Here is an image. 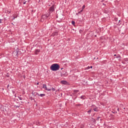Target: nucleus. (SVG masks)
Here are the masks:
<instances>
[{
    "label": "nucleus",
    "mask_w": 128,
    "mask_h": 128,
    "mask_svg": "<svg viewBox=\"0 0 128 128\" xmlns=\"http://www.w3.org/2000/svg\"><path fill=\"white\" fill-rule=\"evenodd\" d=\"M51 70L53 72H56L60 70V65L58 64H54L51 66L50 67Z\"/></svg>",
    "instance_id": "f257e3e1"
},
{
    "label": "nucleus",
    "mask_w": 128,
    "mask_h": 128,
    "mask_svg": "<svg viewBox=\"0 0 128 128\" xmlns=\"http://www.w3.org/2000/svg\"><path fill=\"white\" fill-rule=\"evenodd\" d=\"M68 72H62L61 73V76L62 78L66 77L68 76Z\"/></svg>",
    "instance_id": "f03ea898"
},
{
    "label": "nucleus",
    "mask_w": 128,
    "mask_h": 128,
    "mask_svg": "<svg viewBox=\"0 0 128 128\" xmlns=\"http://www.w3.org/2000/svg\"><path fill=\"white\" fill-rule=\"evenodd\" d=\"M50 12H52L54 10V6H52L49 9Z\"/></svg>",
    "instance_id": "7ed1b4c3"
},
{
    "label": "nucleus",
    "mask_w": 128,
    "mask_h": 128,
    "mask_svg": "<svg viewBox=\"0 0 128 128\" xmlns=\"http://www.w3.org/2000/svg\"><path fill=\"white\" fill-rule=\"evenodd\" d=\"M48 16L46 14L42 15V20H46L48 18Z\"/></svg>",
    "instance_id": "20e7f679"
},
{
    "label": "nucleus",
    "mask_w": 128,
    "mask_h": 128,
    "mask_svg": "<svg viewBox=\"0 0 128 128\" xmlns=\"http://www.w3.org/2000/svg\"><path fill=\"white\" fill-rule=\"evenodd\" d=\"M61 84H68V82L66 81V80H62L60 82Z\"/></svg>",
    "instance_id": "39448f33"
},
{
    "label": "nucleus",
    "mask_w": 128,
    "mask_h": 128,
    "mask_svg": "<svg viewBox=\"0 0 128 128\" xmlns=\"http://www.w3.org/2000/svg\"><path fill=\"white\" fill-rule=\"evenodd\" d=\"M42 88H44V90H48V88L46 87V84H43V85H42Z\"/></svg>",
    "instance_id": "423d86ee"
},
{
    "label": "nucleus",
    "mask_w": 128,
    "mask_h": 128,
    "mask_svg": "<svg viewBox=\"0 0 128 128\" xmlns=\"http://www.w3.org/2000/svg\"><path fill=\"white\" fill-rule=\"evenodd\" d=\"M40 50H35V54H38V52H40Z\"/></svg>",
    "instance_id": "0eeeda50"
},
{
    "label": "nucleus",
    "mask_w": 128,
    "mask_h": 128,
    "mask_svg": "<svg viewBox=\"0 0 128 128\" xmlns=\"http://www.w3.org/2000/svg\"><path fill=\"white\" fill-rule=\"evenodd\" d=\"M93 110L94 112H98V108L97 107H95Z\"/></svg>",
    "instance_id": "6e6552de"
},
{
    "label": "nucleus",
    "mask_w": 128,
    "mask_h": 128,
    "mask_svg": "<svg viewBox=\"0 0 128 128\" xmlns=\"http://www.w3.org/2000/svg\"><path fill=\"white\" fill-rule=\"evenodd\" d=\"M97 120L102 121V117H98V118H97Z\"/></svg>",
    "instance_id": "1a4fd4ad"
},
{
    "label": "nucleus",
    "mask_w": 128,
    "mask_h": 128,
    "mask_svg": "<svg viewBox=\"0 0 128 128\" xmlns=\"http://www.w3.org/2000/svg\"><path fill=\"white\" fill-rule=\"evenodd\" d=\"M82 12V10H81L80 12H79L78 13H76V14L77 16H78V14H80Z\"/></svg>",
    "instance_id": "9d476101"
},
{
    "label": "nucleus",
    "mask_w": 128,
    "mask_h": 128,
    "mask_svg": "<svg viewBox=\"0 0 128 128\" xmlns=\"http://www.w3.org/2000/svg\"><path fill=\"white\" fill-rule=\"evenodd\" d=\"M86 8V6L84 5L82 7V10H84V8Z\"/></svg>",
    "instance_id": "9b49d317"
},
{
    "label": "nucleus",
    "mask_w": 128,
    "mask_h": 128,
    "mask_svg": "<svg viewBox=\"0 0 128 128\" xmlns=\"http://www.w3.org/2000/svg\"><path fill=\"white\" fill-rule=\"evenodd\" d=\"M46 96L45 94H40V96H41L42 98L43 96Z\"/></svg>",
    "instance_id": "f8f14e48"
},
{
    "label": "nucleus",
    "mask_w": 128,
    "mask_h": 128,
    "mask_svg": "<svg viewBox=\"0 0 128 128\" xmlns=\"http://www.w3.org/2000/svg\"><path fill=\"white\" fill-rule=\"evenodd\" d=\"M90 68H92V66H88V67L87 68V70H90Z\"/></svg>",
    "instance_id": "ddd939ff"
},
{
    "label": "nucleus",
    "mask_w": 128,
    "mask_h": 128,
    "mask_svg": "<svg viewBox=\"0 0 128 128\" xmlns=\"http://www.w3.org/2000/svg\"><path fill=\"white\" fill-rule=\"evenodd\" d=\"M18 18L17 16H16V15H14V18H13V20H14L15 18Z\"/></svg>",
    "instance_id": "4468645a"
},
{
    "label": "nucleus",
    "mask_w": 128,
    "mask_h": 128,
    "mask_svg": "<svg viewBox=\"0 0 128 128\" xmlns=\"http://www.w3.org/2000/svg\"><path fill=\"white\" fill-rule=\"evenodd\" d=\"M51 90H52V92H56V89L54 88H52Z\"/></svg>",
    "instance_id": "2eb2a0df"
},
{
    "label": "nucleus",
    "mask_w": 128,
    "mask_h": 128,
    "mask_svg": "<svg viewBox=\"0 0 128 128\" xmlns=\"http://www.w3.org/2000/svg\"><path fill=\"white\" fill-rule=\"evenodd\" d=\"M74 92H75V94H76V93L78 92V90H74Z\"/></svg>",
    "instance_id": "dca6fc26"
},
{
    "label": "nucleus",
    "mask_w": 128,
    "mask_h": 128,
    "mask_svg": "<svg viewBox=\"0 0 128 128\" xmlns=\"http://www.w3.org/2000/svg\"><path fill=\"white\" fill-rule=\"evenodd\" d=\"M74 24H76V22H74V21H72V24L74 25Z\"/></svg>",
    "instance_id": "f3484780"
},
{
    "label": "nucleus",
    "mask_w": 128,
    "mask_h": 128,
    "mask_svg": "<svg viewBox=\"0 0 128 128\" xmlns=\"http://www.w3.org/2000/svg\"><path fill=\"white\" fill-rule=\"evenodd\" d=\"M48 90V92H50V90H52V89L50 88H48V90Z\"/></svg>",
    "instance_id": "a211bd4d"
},
{
    "label": "nucleus",
    "mask_w": 128,
    "mask_h": 128,
    "mask_svg": "<svg viewBox=\"0 0 128 128\" xmlns=\"http://www.w3.org/2000/svg\"><path fill=\"white\" fill-rule=\"evenodd\" d=\"M88 113L92 112V110H88Z\"/></svg>",
    "instance_id": "6ab92c4d"
},
{
    "label": "nucleus",
    "mask_w": 128,
    "mask_h": 128,
    "mask_svg": "<svg viewBox=\"0 0 128 128\" xmlns=\"http://www.w3.org/2000/svg\"><path fill=\"white\" fill-rule=\"evenodd\" d=\"M13 54H16V56L18 54V52H14Z\"/></svg>",
    "instance_id": "aec40b11"
},
{
    "label": "nucleus",
    "mask_w": 128,
    "mask_h": 128,
    "mask_svg": "<svg viewBox=\"0 0 128 128\" xmlns=\"http://www.w3.org/2000/svg\"><path fill=\"white\" fill-rule=\"evenodd\" d=\"M57 18H60V15L57 16Z\"/></svg>",
    "instance_id": "412c9836"
},
{
    "label": "nucleus",
    "mask_w": 128,
    "mask_h": 128,
    "mask_svg": "<svg viewBox=\"0 0 128 128\" xmlns=\"http://www.w3.org/2000/svg\"><path fill=\"white\" fill-rule=\"evenodd\" d=\"M10 88V84H8L7 86V88Z\"/></svg>",
    "instance_id": "4be33fe9"
},
{
    "label": "nucleus",
    "mask_w": 128,
    "mask_h": 128,
    "mask_svg": "<svg viewBox=\"0 0 128 128\" xmlns=\"http://www.w3.org/2000/svg\"><path fill=\"white\" fill-rule=\"evenodd\" d=\"M2 20H0V24H2Z\"/></svg>",
    "instance_id": "5701e85b"
},
{
    "label": "nucleus",
    "mask_w": 128,
    "mask_h": 128,
    "mask_svg": "<svg viewBox=\"0 0 128 128\" xmlns=\"http://www.w3.org/2000/svg\"><path fill=\"white\" fill-rule=\"evenodd\" d=\"M26 2H24L23 4H26Z\"/></svg>",
    "instance_id": "b1692460"
},
{
    "label": "nucleus",
    "mask_w": 128,
    "mask_h": 128,
    "mask_svg": "<svg viewBox=\"0 0 128 128\" xmlns=\"http://www.w3.org/2000/svg\"><path fill=\"white\" fill-rule=\"evenodd\" d=\"M80 98H84V96H80Z\"/></svg>",
    "instance_id": "393cba45"
},
{
    "label": "nucleus",
    "mask_w": 128,
    "mask_h": 128,
    "mask_svg": "<svg viewBox=\"0 0 128 128\" xmlns=\"http://www.w3.org/2000/svg\"><path fill=\"white\" fill-rule=\"evenodd\" d=\"M36 84H37V85L40 84V82H37V83H36Z\"/></svg>",
    "instance_id": "a878e982"
},
{
    "label": "nucleus",
    "mask_w": 128,
    "mask_h": 128,
    "mask_svg": "<svg viewBox=\"0 0 128 128\" xmlns=\"http://www.w3.org/2000/svg\"><path fill=\"white\" fill-rule=\"evenodd\" d=\"M37 96H40V94H38V93H37Z\"/></svg>",
    "instance_id": "bb28decb"
},
{
    "label": "nucleus",
    "mask_w": 128,
    "mask_h": 128,
    "mask_svg": "<svg viewBox=\"0 0 128 128\" xmlns=\"http://www.w3.org/2000/svg\"><path fill=\"white\" fill-rule=\"evenodd\" d=\"M19 99H20V100H22V98H19Z\"/></svg>",
    "instance_id": "cd10ccee"
},
{
    "label": "nucleus",
    "mask_w": 128,
    "mask_h": 128,
    "mask_svg": "<svg viewBox=\"0 0 128 128\" xmlns=\"http://www.w3.org/2000/svg\"><path fill=\"white\" fill-rule=\"evenodd\" d=\"M118 112H120V108H118Z\"/></svg>",
    "instance_id": "c85d7f7f"
},
{
    "label": "nucleus",
    "mask_w": 128,
    "mask_h": 128,
    "mask_svg": "<svg viewBox=\"0 0 128 128\" xmlns=\"http://www.w3.org/2000/svg\"><path fill=\"white\" fill-rule=\"evenodd\" d=\"M114 56H116V54H114Z\"/></svg>",
    "instance_id": "c756f323"
},
{
    "label": "nucleus",
    "mask_w": 128,
    "mask_h": 128,
    "mask_svg": "<svg viewBox=\"0 0 128 128\" xmlns=\"http://www.w3.org/2000/svg\"><path fill=\"white\" fill-rule=\"evenodd\" d=\"M125 108H124V110Z\"/></svg>",
    "instance_id": "7c9ffc66"
},
{
    "label": "nucleus",
    "mask_w": 128,
    "mask_h": 128,
    "mask_svg": "<svg viewBox=\"0 0 128 128\" xmlns=\"http://www.w3.org/2000/svg\"><path fill=\"white\" fill-rule=\"evenodd\" d=\"M55 34H56V33H55Z\"/></svg>",
    "instance_id": "2f4dec72"
}]
</instances>
